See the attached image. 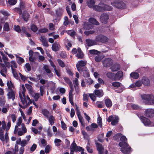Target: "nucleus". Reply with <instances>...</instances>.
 I'll use <instances>...</instances> for the list:
<instances>
[{
    "label": "nucleus",
    "mask_w": 154,
    "mask_h": 154,
    "mask_svg": "<svg viewBox=\"0 0 154 154\" xmlns=\"http://www.w3.org/2000/svg\"><path fill=\"white\" fill-rule=\"evenodd\" d=\"M25 91L26 89L25 86L23 85H22L20 88V91L19 93V96L22 103L23 105H26L27 104L26 99L28 100V103H31V101L28 96H27L26 98L25 94Z\"/></svg>",
    "instance_id": "nucleus-1"
},
{
    "label": "nucleus",
    "mask_w": 154,
    "mask_h": 154,
    "mask_svg": "<svg viewBox=\"0 0 154 154\" xmlns=\"http://www.w3.org/2000/svg\"><path fill=\"white\" fill-rule=\"evenodd\" d=\"M112 8L110 6L105 5L102 2L99 3L98 5H95L94 8V10L99 12L104 10L110 11Z\"/></svg>",
    "instance_id": "nucleus-2"
},
{
    "label": "nucleus",
    "mask_w": 154,
    "mask_h": 154,
    "mask_svg": "<svg viewBox=\"0 0 154 154\" xmlns=\"http://www.w3.org/2000/svg\"><path fill=\"white\" fill-rule=\"evenodd\" d=\"M119 145L121 147V150L123 153H129L131 151V147L126 142H121L119 143Z\"/></svg>",
    "instance_id": "nucleus-3"
},
{
    "label": "nucleus",
    "mask_w": 154,
    "mask_h": 154,
    "mask_svg": "<svg viewBox=\"0 0 154 154\" xmlns=\"http://www.w3.org/2000/svg\"><path fill=\"white\" fill-rule=\"evenodd\" d=\"M111 2V5L118 8H124L126 7V5L123 1L120 0H116Z\"/></svg>",
    "instance_id": "nucleus-4"
},
{
    "label": "nucleus",
    "mask_w": 154,
    "mask_h": 154,
    "mask_svg": "<svg viewBox=\"0 0 154 154\" xmlns=\"http://www.w3.org/2000/svg\"><path fill=\"white\" fill-rule=\"evenodd\" d=\"M70 149V154H74V151H81L83 150L82 147L77 146L74 141L71 144Z\"/></svg>",
    "instance_id": "nucleus-5"
},
{
    "label": "nucleus",
    "mask_w": 154,
    "mask_h": 154,
    "mask_svg": "<svg viewBox=\"0 0 154 154\" xmlns=\"http://www.w3.org/2000/svg\"><path fill=\"white\" fill-rule=\"evenodd\" d=\"M77 69L78 70L81 74H83V75L85 77H89V74L88 70L85 67L84 68H80L77 65Z\"/></svg>",
    "instance_id": "nucleus-6"
},
{
    "label": "nucleus",
    "mask_w": 154,
    "mask_h": 154,
    "mask_svg": "<svg viewBox=\"0 0 154 154\" xmlns=\"http://www.w3.org/2000/svg\"><path fill=\"white\" fill-rule=\"evenodd\" d=\"M140 119L144 125L148 126H154V123L151 122L146 117L140 116Z\"/></svg>",
    "instance_id": "nucleus-7"
},
{
    "label": "nucleus",
    "mask_w": 154,
    "mask_h": 154,
    "mask_svg": "<svg viewBox=\"0 0 154 154\" xmlns=\"http://www.w3.org/2000/svg\"><path fill=\"white\" fill-rule=\"evenodd\" d=\"M95 38L97 42H98L103 43L107 42L108 41V39L107 37L102 35L97 36Z\"/></svg>",
    "instance_id": "nucleus-8"
},
{
    "label": "nucleus",
    "mask_w": 154,
    "mask_h": 154,
    "mask_svg": "<svg viewBox=\"0 0 154 154\" xmlns=\"http://www.w3.org/2000/svg\"><path fill=\"white\" fill-rule=\"evenodd\" d=\"M112 62V60L109 58L105 59L102 61L103 66L105 67H108L110 66Z\"/></svg>",
    "instance_id": "nucleus-9"
},
{
    "label": "nucleus",
    "mask_w": 154,
    "mask_h": 154,
    "mask_svg": "<svg viewBox=\"0 0 154 154\" xmlns=\"http://www.w3.org/2000/svg\"><path fill=\"white\" fill-rule=\"evenodd\" d=\"M112 85L115 87L119 88V89H120V90L117 92L119 93L122 92L124 88V86L119 82H113L112 83Z\"/></svg>",
    "instance_id": "nucleus-10"
},
{
    "label": "nucleus",
    "mask_w": 154,
    "mask_h": 154,
    "mask_svg": "<svg viewBox=\"0 0 154 154\" xmlns=\"http://www.w3.org/2000/svg\"><path fill=\"white\" fill-rule=\"evenodd\" d=\"M71 90L69 91V100L70 102L72 105L74 106V103L73 101V95H72V93L73 92L74 89L73 86V85H72L70 86H69Z\"/></svg>",
    "instance_id": "nucleus-11"
},
{
    "label": "nucleus",
    "mask_w": 154,
    "mask_h": 154,
    "mask_svg": "<svg viewBox=\"0 0 154 154\" xmlns=\"http://www.w3.org/2000/svg\"><path fill=\"white\" fill-rule=\"evenodd\" d=\"M43 68L49 77L51 78L53 76V74L51 73V71L50 69L49 66L46 65H44Z\"/></svg>",
    "instance_id": "nucleus-12"
},
{
    "label": "nucleus",
    "mask_w": 154,
    "mask_h": 154,
    "mask_svg": "<svg viewBox=\"0 0 154 154\" xmlns=\"http://www.w3.org/2000/svg\"><path fill=\"white\" fill-rule=\"evenodd\" d=\"M109 19L108 15L106 14H101L100 17L101 21L103 23H106L107 22Z\"/></svg>",
    "instance_id": "nucleus-13"
},
{
    "label": "nucleus",
    "mask_w": 154,
    "mask_h": 154,
    "mask_svg": "<svg viewBox=\"0 0 154 154\" xmlns=\"http://www.w3.org/2000/svg\"><path fill=\"white\" fill-rule=\"evenodd\" d=\"M21 129L22 131L20 130L17 131V134L18 136H21L24 134L26 132V129L25 127V125L23 123L21 124Z\"/></svg>",
    "instance_id": "nucleus-14"
},
{
    "label": "nucleus",
    "mask_w": 154,
    "mask_h": 154,
    "mask_svg": "<svg viewBox=\"0 0 154 154\" xmlns=\"http://www.w3.org/2000/svg\"><path fill=\"white\" fill-rule=\"evenodd\" d=\"M152 96V95L144 94L141 95V97L143 100L147 101L149 103Z\"/></svg>",
    "instance_id": "nucleus-15"
},
{
    "label": "nucleus",
    "mask_w": 154,
    "mask_h": 154,
    "mask_svg": "<svg viewBox=\"0 0 154 154\" xmlns=\"http://www.w3.org/2000/svg\"><path fill=\"white\" fill-rule=\"evenodd\" d=\"M86 42L87 45L88 46L95 45L97 44V42L96 39L94 40H92L89 39H87Z\"/></svg>",
    "instance_id": "nucleus-16"
},
{
    "label": "nucleus",
    "mask_w": 154,
    "mask_h": 154,
    "mask_svg": "<svg viewBox=\"0 0 154 154\" xmlns=\"http://www.w3.org/2000/svg\"><path fill=\"white\" fill-rule=\"evenodd\" d=\"M96 144L99 154H103V152L104 148L102 145L98 143H96Z\"/></svg>",
    "instance_id": "nucleus-17"
},
{
    "label": "nucleus",
    "mask_w": 154,
    "mask_h": 154,
    "mask_svg": "<svg viewBox=\"0 0 154 154\" xmlns=\"http://www.w3.org/2000/svg\"><path fill=\"white\" fill-rule=\"evenodd\" d=\"M146 116L149 117L154 116V110L152 109H147L146 110Z\"/></svg>",
    "instance_id": "nucleus-18"
},
{
    "label": "nucleus",
    "mask_w": 154,
    "mask_h": 154,
    "mask_svg": "<svg viewBox=\"0 0 154 154\" xmlns=\"http://www.w3.org/2000/svg\"><path fill=\"white\" fill-rule=\"evenodd\" d=\"M94 92L95 94L98 97H101L103 95V91L101 89H95Z\"/></svg>",
    "instance_id": "nucleus-19"
},
{
    "label": "nucleus",
    "mask_w": 154,
    "mask_h": 154,
    "mask_svg": "<svg viewBox=\"0 0 154 154\" xmlns=\"http://www.w3.org/2000/svg\"><path fill=\"white\" fill-rule=\"evenodd\" d=\"M9 91L7 94V96L8 99H12L13 101L15 98V95L14 91L12 90Z\"/></svg>",
    "instance_id": "nucleus-20"
},
{
    "label": "nucleus",
    "mask_w": 154,
    "mask_h": 154,
    "mask_svg": "<svg viewBox=\"0 0 154 154\" xmlns=\"http://www.w3.org/2000/svg\"><path fill=\"white\" fill-rule=\"evenodd\" d=\"M40 39L44 46L47 47L48 46V42L45 36L41 35Z\"/></svg>",
    "instance_id": "nucleus-21"
},
{
    "label": "nucleus",
    "mask_w": 154,
    "mask_h": 154,
    "mask_svg": "<svg viewBox=\"0 0 154 154\" xmlns=\"http://www.w3.org/2000/svg\"><path fill=\"white\" fill-rule=\"evenodd\" d=\"M95 2L94 0H88L87 2V5L88 7L90 8H93V9L95 6Z\"/></svg>",
    "instance_id": "nucleus-22"
},
{
    "label": "nucleus",
    "mask_w": 154,
    "mask_h": 154,
    "mask_svg": "<svg viewBox=\"0 0 154 154\" xmlns=\"http://www.w3.org/2000/svg\"><path fill=\"white\" fill-rule=\"evenodd\" d=\"M60 47V46L59 44L55 43L52 45V49L53 51H57L59 50Z\"/></svg>",
    "instance_id": "nucleus-23"
},
{
    "label": "nucleus",
    "mask_w": 154,
    "mask_h": 154,
    "mask_svg": "<svg viewBox=\"0 0 154 154\" xmlns=\"http://www.w3.org/2000/svg\"><path fill=\"white\" fill-rule=\"evenodd\" d=\"M86 64V61L83 60L79 61L78 62V63L76 64V68H77V65H78L79 67H80V68H84V67H82L84 66H85Z\"/></svg>",
    "instance_id": "nucleus-24"
},
{
    "label": "nucleus",
    "mask_w": 154,
    "mask_h": 154,
    "mask_svg": "<svg viewBox=\"0 0 154 154\" xmlns=\"http://www.w3.org/2000/svg\"><path fill=\"white\" fill-rule=\"evenodd\" d=\"M142 81L143 83L145 85L148 86L150 84L149 81L147 77H143L142 79Z\"/></svg>",
    "instance_id": "nucleus-25"
},
{
    "label": "nucleus",
    "mask_w": 154,
    "mask_h": 154,
    "mask_svg": "<svg viewBox=\"0 0 154 154\" xmlns=\"http://www.w3.org/2000/svg\"><path fill=\"white\" fill-rule=\"evenodd\" d=\"M123 76V73L122 71L118 72L115 75V80L119 79Z\"/></svg>",
    "instance_id": "nucleus-26"
},
{
    "label": "nucleus",
    "mask_w": 154,
    "mask_h": 154,
    "mask_svg": "<svg viewBox=\"0 0 154 154\" xmlns=\"http://www.w3.org/2000/svg\"><path fill=\"white\" fill-rule=\"evenodd\" d=\"M18 151V146L16 145L15 146L14 150H13L12 151H8L6 152L5 154H17V152Z\"/></svg>",
    "instance_id": "nucleus-27"
},
{
    "label": "nucleus",
    "mask_w": 154,
    "mask_h": 154,
    "mask_svg": "<svg viewBox=\"0 0 154 154\" xmlns=\"http://www.w3.org/2000/svg\"><path fill=\"white\" fill-rule=\"evenodd\" d=\"M78 53L76 54V56L79 59H82L83 57V53L82 52V51L81 49L78 48L77 49Z\"/></svg>",
    "instance_id": "nucleus-28"
},
{
    "label": "nucleus",
    "mask_w": 154,
    "mask_h": 154,
    "mask_svg": "<svg viewBox=\"0 0 154 154\" xmlns=\"http://www.w3.org/2000/svg\"><path fill=\"white\" fill-rule=\"evenodd\" d=\"M105 103L107 107H110L112 105V103L111 100L109 99H106L105 100Z\"/></svg>",
    "instance_id": "nucleus-29"
},
{
    "label": "nucleus",
    "mask_w": 154,
    "mask_h": 154,
    "mask_svg": "<svg viewBox=\"0 0 154 154\" xmlns=\"http://www.w3.org/2000/svg\"><path fill=\"white\" fill-rule=\"evenodd\" d=\"M89 21L93 24L98 25L99 24V22L95 19L93 18H90L89 19Z\"/></svg>",
    "instance_id": "nucleus-30"
},
{
    "label": "nucleus",
    "mask_w": 154,
    "mask_h": 154,
    "mask_svg": "<svg viewBox=\"0 0 154 154\" xmlns=\"http://www.w3.org/2000/svg\"><path fill=\"white\" fill-rule=\"evenodd\" d=\"M84 28L86 29H90L93 27V26L88 23H85L84 24Z\"/></svg>",
    "instance_id": "nucleus-31"
},
{
    "label": "nucleus",
    "mask_w": 154,
    "mask_h": 154,
    "mask_svg": "<svg viewBox=\"0 0 154 154\" xmlns=\"http://www.w3.org/2000/svg\"><path fill=\"white\" fill-rule=\"evenodd\" d=\"M111 69L112 71H116L118 70L119 69V66L118 64H114L111 67Z\"/></svg>",
    "instance_id": "nucleus-32"
},
{
    "label": "nucleus",
    "mask_w": 154,
    "mask_h": 154,
    "mask_svg": "<svg viewBox=\"0 0 154 154\" xmlns=\"http://www.w3.org/2000/svg\"><path fill=\"white\" fill-rule=\"evenodd\" d=\"M7 69H0V73L2 76L4 77H6V74H7Z\"/></svg>",
    "instance_id": "nucleus-33"
},
{
    "label": "nucleus",
    "mask_w": 154,
    "mask_h": 154,
    "mask_svg": "<svg viewBox=\"0 0 154 154\" xmlns=\"http://www.w3.org/2000/svg\"><path fill=\"white\" fill-rule=\"evenodd\" d=\"M62 142V141L56 138L54 139V143L56 146L58 147L60 145V143Z\"/></svg>",
    "instance_id": "nucleus-34"
},
{
    "label": "nucleus",
    "mask_w": 154,
    "mask_h": 154,
    "mask_svg": "<svg viewBox=\"0 0 154 154\" xmlns=\"http://www.w3.org/2000/svg\"><path fill=\"white\" fill-rule=\"evenodd\" d=\"M17 64L16 61L14 60H12L11 62V70L14 69L13 68H17Z\"/></svg>",
    "instance_id": "nucleus-35"
},
{
    "label": "nucleus",
    "mask_w": 154,
    "mask_h": 154,
    "mask_svg": "<svg viewBox=\"0 0 154 154\" xmlns=\"http://www.w3.org/2000/svg\"><path fill=\"white\" fill-rule=\"evenodd\" d=\"M48 121L50 124L52 125L54 123V117L53 116L51 115L49 117H48Z\"/></svg>",
    "instance_id": "nucleus-36"
},
{
    "label": "nucleus",
    "mask_w": 154,
    "mask_h": 154,
    "mask_svg": "<svg viewBox=\"0 0 154 154\" xmlns=\"http://www.w3.org/2000/svg\"><path fill=\"white\" fill-rule=\"evenodd\" d=\"M118 120L119 118L118 116H115L114 119L111 122V124L113 125H115L117 123Z\"/></svg>",
    "instance_id": "nucleus-37"
},
{
    "label": "nucleus",
    "mask_w": 154,
    "mask_h": 154,
    "mask_svg": "<svg viewBox=\"0 0 154 154\" xmlns=\"http://www.w3.org/2000/svg\"><path fill=\"white\" fill-rule=\"evenodd\" d=\"M107 76L109 79H112L115 80V75L114 73L112 72H108L106 74Z\"/></svg>",
    "instance_id": "nucleus-38"
},
{
    "label": "nucleus",
    "mask_w": 154,
    "mask_h": 154,
    "mask_svg": "<svg viewBox=\"0 0 154 154\" xmlns=\"http://www.w3.org/2000/svg\"><path fill=\"white\" fill-rule=\"evenodd\" d=\"M103 58V55H98L95 57V61L98 62H100Z\"/></svg>",
    "instance_id": "nucleus-39"
},
{
    "label": "nucleus",
    "mask_w": 154,
    "mask_h": 154,
    "mask_svg": "<svg viewBox=\"0 0 154 154\" xmlns=\"http://www.w3.org/2000/svg\"><path fill=\"white\" fill-rule=\"evenodd\" d=\"M130 76L134 79H137L139 76V74L137 72H133L131 73Z\"/></svg>",
    "instance_id": "nucleus-40"
},
{
    "label": "nucleus",
    "mask_w": 154,
    "mask_h": 154,
    "mask_svg": "<svg viewBox=\"0 0 154 154\" xmlns=\"http://www.w3.org/2000/svg\"><path fill=\"white\" fill-rule=\"evenodd\" d=\"M42 113L45 117L47 118H48L49 115V112L48 110L46 109H43Z\"/></svg>",
    "instance_id": "nucleus-41"
},
{
    "label": "nucleus",
    "mask_w": 154,
    "mask_h": 154,
    "mask_svg": "<svg viewBox=\"0 0 154 154\" xmlns=\"http://www.w3.org/2000/svg\"><path fill=\"white\" fill-rule=\"evenodd\" d=\"M64 19V21L63 24L64 26H67L70 23L69 22V21L68 18L67 16L65 17Z\"/></svg>",
    "instance_id": "nucleus-42"
},
{
    "label": "nucleus",
    "mask_w": 154,
    "mask_h": 154,
    "mask_svg": "<svg viewBox=\"0 0 154 154\" xmlns=\"http://www.w3.org/2000/svg\"><path fill=\"white\" fill-rule=\"evenodd\" d=\"M7 85L8 88L10 90H12V88H14V85L11 81H8L7 82Z\"/></svg>",
    "instance_id": "nucleus-43"
},
{
    "label": "nucleus",
    "mask_w": 154,
    "mask_h": 154,
    "mask_svg": "<svg viewBox=\"0 0 154 154\" xmlns=\"http://www.w3.org/2000/svg\"><path fill=\"white\" fill-rule=\"evenodd\" d=\"M25 87L29 91V93H31L32 91V86L28 84H26L25 85Z\"/></svg>",
    "instance_id": "nucleus-44"
},
{
    "label": "nucleus",
    "mask_w": 154,
    "mask_h": 154,
    "mask_svg": "<svg viewBox=\"0 0 154 154\" xmlns=\"http://www.w3.org/2000/svg\"><path fill=\"white\" fill-rule=\"evenodd\" d=\"M30 28L31 30L34 32H36L38 30L37 26L33 24L31 25Z\"/></svg>",
    "instance_id": "nucleus-45"
},
{
    "label": "nucleus",
    "mask_w": 154,
    "mask_h": 154,
    "mask_svg": "<svg viewBox=\"0 0 154 154\" xmlns=\"http://www.w3.org/2000/svg\"><path fill=\"white\" fill-rule=\"evenodd\" d=\"M59 66L63 68L65 67V64L64 62L60 59H58L57 60Z\"/></svg>",
    "instance_id": "nucleus-46"
},
{
    "label": "nucleus",
    "mask_w": 154,
    "mask_h": 154,
    "mask_svg": "<svg viewBox=\"0 0 154 154\" xmlns=\"http://www.w3.org/2000/svg\"><path fill=\"white\" fill-rule=\"evenodd\" d=\"M89 52L91 54H98L100 53L97 50L94 49L90 50Z\"/></svg>",
    "instance_id": "nucleus-47"
},
{
    "label": "nucleus",
    "mask_w": 154,
    "mask_h": 154,
    "mask_svg": "<svg viewBox=\"0 0 154 154\" xmlns=\"http://www.w3.org/2000/svg\"><path fill=\"white\" fill-rule=\"evenodd\" d=\"M64 79L66 82L69 84V86L72 85V82L68 78L64 77Z\"/></svg>",
    "instance_id": "nucleus-48"
},
{
    "label": "nucleus",
    "mask_w": 154,
    "mask_h": 154,
    "mask_svg": "<svg viewBox=\"0 0 154 154\" xmlns=\"http://www.w3.org/2000/svg\"><path fill=\"white\" fill-rule=\"evenodd\" d=\"M29 15L27 13H23V18L24 20L26 21H27L28 19Z\"/></svg>",
    "instance_id": "nucleus-49"
},
{
    "label": "nucleus",
    "mask_w": 154,
    "mask_h": 154,
    "mask_svg": "<svg viewBox=\"0 0 154 154\" xmlns=\"http://www.w3.org/2000/svg\"><path fill=\"white\" fill-rule=\"evenodd\" d=\"M4 29L6 31H8L9 30V24L7 22H6L5 23L4 26Z\"/></svg>",
    "instance_id": "nucleus-50"
},
{
    "label": "nucleus",
    "mask_w": 154,
    "mask_h": 154,
    "mask_svg": "<svg viewBox=\"0 0 154 154\" xmlns=\"http://www.w3.org/2000/svg\"><path fill=\"white\" fill-rule=\"evenodd\" d=\"M67 33L71 36H73L75 35V32L73 30H69L67 31Z\"/></svg>",
    "instance_id": "nucleus-51"
},
{
    "label": "nucleus",
    "mask_w": 154,
    "mask_h": 154,
    "mask_svg": "<svg viewBox=\"0 0 154 154\" xmlns=\"http://www.w3.org/2000/svg\"><path fill=\"white\" fill-rule=\"evenodd\" d=\"M17 0H9L8 3L10 5H15L17 3Z\"/></svg>",
    "instance_id": "nucleus-52"
},
{
    "label": "nucleus",
    "mask_w": 154,
    "mask_h": 154,
    "mask_svg": "<svg viewBox=\"0 0 154 154\" xmlns=\"http://www.w3.org/2000/svg\"><path fill=\"white\" fill-rule=\"evenodd\" d=\"M66 45L68 50H69V48H71L72 45L70 42L67 40L66 43Z\"/></svg>",
    "instance_id": "nucleus-53"
},
{
    "label": "nucleus",
    "mask_w": 154,
    "mask_h": 154,
    "mask_svg": "<svg viewBox=\"0 0 154 154\" xmlns=\"http://www.w3.org/2000/svg\"><path fill=\"white\" fill-rule=\"evenodd\" d=\"M16 60L19 64H21L24 62V59L20 57L19 58L17 59Z\"/></svg>",
    "instance_id": "nucleus-54"
},
{
    "label": "nucleus",
    "mask_w": 154,
    "mask_h": 154,
    "mask_svg": "<svg viewBox=\"0 0 154 154\" xmlns=\"http://www.w3.org/2000/svg\"><path fill=\"white\" fill-rule=\"evenodd\" d=\"M89 96L93 101H95L96 100V97L94 94H89Z\"/></svg>",
    "instance_id": "nucleus-55"
},
{
    "label": "nucleus",
    "mask_w": 154,
    "mask_h": 154,
    "mask_svg": "<svg viewBox=\"0 0 154 154\" xmlns=\"http://www.w3.org/2000/svg\"><path fill=\"white\" fill-rule=\"evenodd\" d=\"M89 96L87 94H84L83 95V100L88 102V100Z\"/></svg>",
    "instance_id": "nucleus-56"
},
{
    "label": "nucleus",
    "mask_w": 154,
    "mask_h": 154,
    "mask_svg": "<svg viewBox=\"0 0 154 154\" xmlns=\"http://www.w3.org/2000/svg\"><path fill=\"white\" fill-rule=\"evenodd\" d=\"M90 144L89 143H88L87 144L86 146V149L88 152L90 153H91L93 152V150L91 149L90 147Z\"/></svg>",
    "instance_id": "nucleus-57"
},
{
    "label": "nucleus",
    "mask_w": 154,
    "mask_h": 154,
    "mask_svg": "<svg viewBox=\"0 0 154 154\" xmlns=\"http://www.w3.org/2000/svg\"><path fill=\"white\" fill-rule=\"evenodd\" d=\"M0 12L2 14L5 16H8L10 15L8 11L4 10H1Z\"/></svg>",
    "instance_id": "nucleus-58"
},
{
    "label": "nucleus",
    "mask_w": 154,
    "mask_h": 154,
    "mask_svg": "<svg viewBox=\"0 0 154 154\" xmlns=\"http://www.w3.org/2000/svg\"><path fill=\"white\" fill-rule=\"evenodd\" d=\"M97 123L99 125V126L100 127H102V119L100 116L98 117Z\"/></svg>",
    "instance_id": "nucleus-59"
},
{
    "label": "nucleus",
    "mask_w": 154,
    "mask_h": 154,
    "mask_svg": "<svg viewBox=\"0 0 154 154\" xmlns=\"http://www.w3.org/2000/svg\"><path fill=\"white\" fill-rule=\"evenodd\" d=\"M22 122V119L21 117H20L18 118V119L17 120V122L16 123V125L20 126Z\"/></svg>",
    "instance_id": "nucleus-60"
},
{
    "label": "nucleus",
    "mask_w": 154,
    "mask_h": 154,
    "mask_svg": "<svg viewBox=\"0 0 154 154\" xmlns=\"http://www.w3.org/2000/svg\"><path fill=\"white\" fill-rule=\"evenodd\" d=\"M28 142L27 141L25 140H23L20 143V145L22 147H23L28 144Z\"/></svg>",
    "instance_id": "nucleus-61"
},
{
    "label": "nucleus",
    "mask_w": 154,
    "mask_h": 154,
    "mask_svg": "<svg viewBox=\"0 0 154 154\" xmlns=\"http://www.w3.org/2000/svg\"><path fill=\"white\" fill-rule=\"evenodd\" d=\"M14 29L17 32L20 33L21 32V29H20L19 26H14Z\"/></svg>",
    "instance_id": "nucleus-62"
},
{
    "label": "nucleus",
    "mask_w": 154,
    "mask_h": 154,
    "mask_svg": "<svg viewBox=\"0 0 154 154\" xmlns=\"http://www.w3.org/2000/svg\"><path fill=\"white\" fill-rule=\"evenodd\" d=\"M25 67L28 71L29 72L31 70V67L29 63H26L25 65Z\"/></svg>",
    "instance_id": "nucleus-63"
},
{
    "label": "nucleus",
    "mask_w": 154,
    "mask_h": 154,
    "mask_svg": "<svg viewBox=\"0 0 154 154\" xmlns=\"http://www.w3.org/2000/svg\"><path fill=\"white\" fill-rule=\"evenodd\" d=\"M54 70L57 75L58 77H60L61 75V72L60 70L59 69H57L56 68L54 69Z\"/></svg>",
    "instance_id": "nucleus-64"
}]
</instances>
